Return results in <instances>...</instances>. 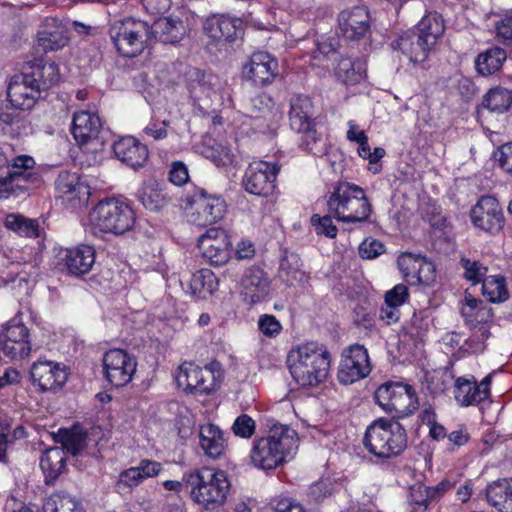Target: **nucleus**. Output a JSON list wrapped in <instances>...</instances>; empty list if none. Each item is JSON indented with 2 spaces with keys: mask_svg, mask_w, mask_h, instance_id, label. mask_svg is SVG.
<instances>
[{
  "mask_svg": "<svg viewBox=\"0 0 512 512\" xmlns=\"http://www.w3.org/2000/svg\"><path fill=\"white\" fill-rule=\"evenodd\" d=\"M298 437L294 429L275 424L269 435L253 442L250 451V463L262 470H272L282 465L288 456L295 453Z\"/></svg>",
  "mask_w": 512,
  "mask_h": 512,
  "instance_id": "nucleus-1",
  "label": "nucleus"
},
{
  "mask_svg": "<svg viewBox=\"0 0 512 512\" xmlns=\"http://www.w3.org/2000/svg\"><path fill=\"white\" fill-rule=\"evenodd\" d=\"M288 367L300 386L314 387L327 378L330 354L325 346L307 342L289 352Z\"/></svg>",
  "mask_w": 512,
  "mask_h": 512,
  "instance_id": "nucleus-2",
  "label": "nucleus"
},
{
  "mask_svg": "<svg viewBox=\"0 0 512 512\" xmlns=\"http://www.w3.org/2000/svg\"><path fill=\"white\" fill-rule=\"evenodd\" d=\"M184 483L191 499L205 510L222 506L231 486L225 471L208 467L185 473Z\"/></svg>",
  "mask_w": 512,
  "mask_h": 512,
  "instance_id": "nucleus-3",
  "label": "nucleus"
},
{
  "mask_svg": "<svg viewBox=\"0 0 512 512\" xmlns=\"http://www.w3.org/2000/svg\"><path fill=\"white\" fill-rule=\"evenodd\" d=\"M315 108L308 96L292 97L289 110V124L293 131L300 135V147L321 157L327 153V143L317 131Z\"/></svg>",
  "mask_w": 512,
  "mask_h": 512,
  "instance_id": "nucleus-4",
  "label": "nucleus"
},
{
  "mask_svg": "<svg viewBox=\"0 0 512 512\" xmlns=\"http://www.w3.org/2000/svg\"><path fill=\"white\" fill-rule=\"evenodd\" d=\"M363 444L374 456L390 459L407 448V434L398 421L378 418L367 427Z\"/></svg>",
  "mask_w": 512,
  "mask_h": 512,
  "instance_id": "nucleus-5",
  "label": "nucleus"
},
{
  "mask_svg": "<svg viewBox=\"0 0 512 512\" xmlns=\"http://www.w3.org/2000/svg\"><path fill=\"white\" fill-rule=\"evenodd\" d=\"M327 208L338 221L347 223L365 222L371 213V204L364 190L348 182H341L334 188Z\"/></svg>",
  "mask_w": 512,
  "mask_h": 512,
  "instance_id": "nucleus-6",
  "label": "nucleus"
},
{
  "mask_svg": "<svg viewBox=\"0 0 512 512\" xmlns=\"http://www.w3.org/2000/svg\"><path fill=\"white\" fill-rule=\"evenodd\" d=\"M91 231L95 235L124 234L132 229L135 214L132 208L120 200L111 198L100 201L89 213Z\"/></svg>",
  "mask_w": 512,
  "mask_h": 512,
  "instance_id": "nucleus-7",
  "label": "nucleus"
},
{
  "mask_svg": "<svg viewBox=\"0 0 512 512\" xmlns=\"http://www.w3.org/2000/svg\"><path fill=\"white\" fill-rule=\"evenodd\" d=\"M222 378L221 364L212 361L204 367L192 362L182 363L175 375L178 387L187 393L209 394L214 391Z\"/></svg>",
  "mask_w": 512,
  "mask_h": 512,
  "instance_id": "nucleus-8",
  "label": "nucleus"
},
{
  "mask_svg": "<svg viewBox=\"0 0 512 512\" xmlns=\"http://www.w3.org/2000/svg\"><path fill=\"white\" fill-rule=\"evenodd\" d=\"M461 315L465 325L473 331L467 341L468 347L474 353L482 351L485 341L490 336L489 323L493 319L492 308L468 294L461 307Z\"/></svg>",
  "mask_w": 512,
  "mask_h": 512,
  "instance_id": "nucleus-9",
  "label": "nucleus"
},
{
  "mask_svg": "<svg viewBox=\"0 0 512 512\" xmlns=\"http://www.w3.org/2000/svg\"><path fill=\"white\" fill-rule=\"evenodd\" d=\"M109 35L117 51L124 57H135L145 48L148 25L134 18L114 21Z\"/></svg>",
  "mask_w": 512,
  "mask_h": 512,
  "instance_id": "nucleus-10",
  "label": "nucleus"
},
{
  "mask_svg": "<svg viewBox=\"0 0 512 512\" xmlns=\"http://www.w3.org/2000/svg\"><path fill=\"white\" fill-rule=\"evenodd\" d=\"M376 402L388 413L398 417L408 415L417 408L414 389L407 384L385 383L375 392Z\"/></svg>",
  "mask_w": 512,
  "mask_h": 512,
  "instance_id": "nucleus-11",
  "label": "nucleus"
},
{
  "mask_svg": "<svg viewBox=\"0 0 512 512\" xmlns=\"http://www.w3.org/2000/svg\"><path fill=\"white\" fill-rule=\"evenodd\" d=\"M190 204L188 220L197 226L212 225L222 220L227 211L226 201L221 196L208 194L203 189L193 195Z\"/></svg>",
  "mask_w": 512,
  "mask_h": 512,
  "instance_id": "nucleus-12",
  "label": "nucleus"
},
{
  "mask_svg": "<svg viewBox=\"0 0 512 512\" xmlns=\"http://www.w3.org/2000/svg\"><path fill=\"white\" fill-rule=\"evenodd\" d=\"M29 372L32 384L43 392L58 391L68 379V368L65 364L42 356L31 364Z\"/></svg>",
  "mask_w": 512,
  "mask_h": 512,
  "instance_id": "nucleus-13",
  "label": "nucleus"
},
{
  "mask_svg": "<svg viewBox=\"0 0 512 512\" xmlns=\"http://www.w3.org/2000/svg\"><path fill=\"white\" fill-rule=\"evenodd\" d=\"M370 372L371 364L364 346L354 344L343 352L337 374L340 383H355L367 377Z\"/></svg>",
  "mask_w": 512,
  "mask_h": 512,
  "instance_id": "nucleus-14",
  "label": "nucleus"
},
{
  "mask_svg": "<svg viewBox=\"0 0 512 512\" xmlns=\"http://www.w3.org/2000/svg\"><path fill=\"white\" fill-rule=\"evenodd\" d=\"M136 367L135 357L125 350L111 349L104 354V375L115 387H123L131 382Z\"/></svg>",
  "mask_w": 512,
  "mask_h": 512,
  "instance_id": "nucleus-15",
  "label": "nucleus"
},
{
  "mask_svg": "<svg viewBox=\"0 0 512 512\" xmlns=\"http://www.w3.org/2000/svg\"><path fill=\"white\" fill-rule=\"evenodd\" d=\"M36 162L33 157L19 155L12 161L4 183L7 189L16 193L25 192L36 187L41 182L40 174L35 170Z\"/></svg>",
  "mask_w": 512,
  "mask_h": 512,
  "instance_id": "nucleus-16",
  "label": "nucleus"
},
{
  "mask_svg": "<svg viewBox=\"0 0 512 512\" xmlns=\"http://www.w3.org/2000/svg\"><path fill=\"white\" fill-rule=\"evenodd\" d=\"M279 169L277 164L265 161L251 163L242 179L244 189L253 195L268 196L274 189Z\"/></svg>",
  "mask_w": 512,
  "mask_h": 512,
  "instance_id": "nucleus-17",
  "label": "nucleus"
},
{
  "mask_svg": "<svg viewBox=\"0 0 512 512\" xmlns=\"http://www.w3.org/2000/svg\"><path fill=\"white\" fill-rule=\"evenodd\" d=\"M470 218L475 227L490 234L500 232L504 226V215L498 200L489 195L480 197L472 207Z\"/></svg>",
  "mask_w": 512,
  "mask_h": 512,
  "instance_id": "nucleus-18",
  "label": "nucleus"
},
{
  "mask_svg": "<svg viewBox=\"0 0 512 512\" xmlns=\"http://www.w3.org/2000/svg\"><path fill=\"white\" fill-rule=\"evenodd\" d=\"M198 248L210 264L221 266L231 256V242L225 230L214 227L208 229L198 239Z\"/></svg>",
  "mask_w": 512,
  "mask_h": 512,
  "instance_id": "nucleus-19",
  "label": "nucleus"
},
{
  "mask_svg": "<svg viewBox=\"0 0 512 512\" xmlns=\"http://www.w3.org/2000/svg\"><path fill=\"white\" fill-rule=\"evenodd\" d=\"M338 30L351 41H359L371 35V17L367 7L354 6L338 15Z\"/></svg>",
  "mask_w": 512,
  "mask_h": 512,
  "instance_id": "nucleus-20",
  "label": "nucleus"
},
{
  "mask_svg": "<svg viewBox=\"0 0 512 512\" xmlns=\"http://www.w3.org/2000/svg\"><path fill=\"white\" fill-rule=\"evenodd\" d=\"M203 28L206 35L214 41L233 42L243 34L244 23L238 17L220 14L208 17Z\"/></svg>",
  "mask_w": 512,
  "mask_h": 512,
  "instance_id": "nucleus-21",
  "label": "nucleus"
},
{
  "mask_svg": "<svg viewBox=\"0 0 512 512\" xmlns=\"http://www.w3.org/2000/svg\"><path fill=\"white\" fill-rule=\"evenodd\" d=\"M7 97L15 108L29 110L42 97V92L22 72L11 78L7 88Z\"/></svg>",
  "mask_w": 512,
  "mask_h": 512,
  "instance_id": "nucleus-22",
  "label": "nucleus"
},
{
  "mask_svg": "<svg viewBox=\"0 0 512 512\" xmlns=\"http://www.w3.org/2000/svg\"><path fill=\"white\" fill-rule=\"evenodd\" d=\"M243 74L257 86L270 84L278 74L277 60L267 52H255L244 66Z\"/></svg>",
  "mask_w": 512,
  "mask_h": 512,
  "instance_id": "nucleus-23",
  "label": "nucleus"
},
{
  "mask_svg": "<svg viewBox=\"0 0 512 512\" xmlns=\"http://www.w3.org/2000/svg\"><path fill=\"white\" fill-rule=\"evenodd\" d=\"M241 295L247 304L262 302L269 295L271 281L267 274L258 267L247 269L241 279Z\"/></svg>",
  "mask_w": 512,
  "mask_h": 512,
  "instance_id": "nucleus-24",
  "label": "nucleus"
},
{
  "mask_svg": "<svg viewBox=\"0 0 512 512\" xmlns=\"http://www.w3.org/2000/svg\"><path fill=\"white\" fill-rule=\"evenodd\" d=\"M398 266L409 283L429 285L435 279V268L424 257L403 253Z\"/></svg>",
  "mask_w": 512,
  "mask_h": 512,
  "instance_id": "nucleus-25",
  "label": "nucleus"
},
{
  "mask_svg": "<svg viewBox=\"0 0 512 512\" xmlns=\"http://www.w3.org/2000/svg\"><path fill=\"white\" fill-rule=\"evenodd\" d=\"M59 263L66 271L75 276L87 274L95 263V250L89 245H79L62 249L59 254Z\"/></svg>",
  "mask_w": 512,
  "mask_h": 512,
  "instance_id": "nucleus-26",
  "label": "nucleus"
},
{
  "mask_svg": "<svg viewBox=\"0 0 512 512\" xmlns=\"http://www.w3.org/2000/svg\"><path fill=\"white\" fill-rule=\"evenodd\" d=\"M391 47L393 50L401 51L412 64H420L427 59L434 46L412 30L392 41Z\"/></svg>",
  "mask_w": 512,
  "mask_h": 512,
  "instance_id": "nucleus-27",
  "label": "nucleus"
},
{
  "mask_svg": "<svg viewBox=\"0 0 512 512\" xmlns=\"http://www.w3.org/2000/svg\"><path fill=\"white\" fill-rule=\"evenodd\" d=\"M68 41L67 30L56 18H46L37 32V45L44 53L60 50Z\"/></svg>",
  "mask_w": 512,
  "mask_h": 512,
  "instance_id": "nucleus-28",
  "label": "nucleus"
},
{
  "mask_svg": "<svg viewBox=\"0 0 512 512\" xmlns=\"http://www.w3.org/2000/svg\"><path fill=\"white\" fill-rule=\"evenodd\" d=\"M115 156L127 166L138 169L148 160V149L132 136L121 137L113 144Z\"/></svg>",
  "mask_w": 512,
  "mask_h": 512,
  "instance_id": "nucleus-29",
  "label": "nucleus"
},
{
  "mask_svg": "<svg viewBox=\"0 0 512 512\" xmlns=\"http://www.w3.org/2000/svg\"><path fill=\"white\" fill-rule=\"evenodd\" d=\"M23 72L42 93L56 85L60 80L58 66L54 62H46L42 59H34L28 62Z\"/></svg>",
  "mask_w": 512,
  "mask_h": 512,
  "instance_id": "nucleus-30",
  "label": "nucleus"
},
{
  "mask_svg": "<svg viewBox=\"0 0 512 512\" xmlns=\"http://www.w3.org/2000/svg\"><path fill=\"white\" fill-rule=\"evenodd\" d=\"M102 123L99 116L88 111L76 112L72 120V134L83 145L98 138Z\"/></svg>",
  "mask_w": 512,
  "mask_h": 512,
  "instance_id": "nucleus-31",
  "label": "nucleus"
},
{
  "mask_svg": "<svg viewBox=\"0 0 512 512\" xmlns=\"http://www.w3.org/2000/svg\"><path fill=\"white\" fill-rule=\"evenodd\" d=\"M278 278L286 286L304 285L308 275L302 270V261L298 254L285 250L280 258Z\"/></svg>",
  "mask_w": 512,
  "mask_h": 512,
  "instance_id": "nucleus-32",
  "label": "nucleus"
},
{
  "mask_svg": "<svg viewBox=\"0 0 512 512\" xmlns=\"http://www.w3.org/2000/svg\"><path fill=\"white\" fill-rule=\"evenodd\" d=\"M454 398L461 406L479 404L487 399V392L479 390L473 376L458 377L454 383Z\"/></svg>",
  "mask_w": 512,
  "mask_h": 512,
  "instance_id": "nucleus-33",
  "label": "nucleus"
},
{
  "mask_svg": "<svg viewBox=\"0 0 512 512\" xmlns=\"http://www.w3.org/2000/svg\"><path fill=\"white\" fill-rule=\"evenodd\" d=\"M199 445L207 457L212 459L219 458L226 448L223 432L212 424L201 426Z\"/></svg>",
  "mask_w": 512,
  "mask_h": 512,
  "instance_id": "nucleus-34",
  "label": "nucleus"
},
{
  "mask_svg": "<svg viewBox=\"0 0 512 512\" xmlns=\"http://www.w3.org/2000/svg\"><path fill=\"white\" fill-rule=\"evenodd\" d=\"M216 77L207 74L199 69H192L188 72L189 92L198 101L211 99L216 94Z\"/></svg>",
  "mask_w": 512,
  "mask_h": 512,
  "instance_id": "nucleus-35",
  "label": "nucleus"
},
{
  "mask_svg": "<svg viewBox=\"0 0 512 512\" xmlns=\"http://www.w3.org/2000/svg\"><path fill=\"white\" fill-rule=\"evenodd\" d=\"M488 503L500 512H512V479L491 483L486 489Z\"/></svg>",
  "mask_w": 512,
  "mask_h": 512,
  "instance_id": "nucleus-36",
  "label": "nucleus"
},
{
  "mask_svg": "<svg viewBox=\"0 0 512 512\" xmlns=\"http://www.w3.org/2000/svg\"><path fill=\"white\" fill-rule=\"evenodd\" d=\"M152 33L160 42L174 44L185 34V26L178 18L163 17L153 23Z\"/></svg>",
  "mask_w": 512,
  "mask_h": 512,
  "instance_id": "nucleus-37",
  "label": "nucleus"
},
{
  "mask_svg": "<svg viewBox=\"0 0 512 512\" xmlns=\"http://www.w3.org/2000/svg\"><path fill=\"white\" fill-rule=\"evenodd\" d=\"M55 441L60 443L61 449L67 453L76 456L80 454L87 446V433L79 426H73L70 429H60L54 436Z\"/></svg>",
  "mask_w": 512,
  "mask_h": 512,
  "instance_id": "nucleus-38",
  "label": "nucleus"
},
{
  "mask_svg": "<svg viewBox=\"0 0 512 512\" xmlns=\"http://www.w3.org/2000/svg\"><path fill=\"white\" fill-rule=\"evenodd\" d=\"M66 465L64 451L60 447H52L42 455L40 467L43 470L46 483H52L62 473Z\"/></svg>",
  "mask_w": 512,
  "mask_h": 512,
  "instance_id": "nucleus-39",
  "label": "nucleus"
},
{
  "mask_svg": "<svg viewBox=\"0 0 512 512\" xmlns=\"http://www.w3.org/2000/svg\"><path fill=\"white\" fill-rule=\"evenodd\" d=\"M444 30L442 16L436 12H431L420 20L413 31L425 38L430 45L435 46Z\"/></svg>",
  "mask_w": 512,
  "mask_h": 512,
  "instance_id": "nucleus-40",
  "label": "nucleus"
},
{
  "mask_svg": "<svg viewBox=\"0 0 512 512\" xmlns=\"http://www.w3.org/2000/svg\"><path fill=\"white\" fill-rule=\"evenodd\" d=\"M43 512H85L78 498L65 492L50 495L42 506Z\"/></svg>",
  "mask_w": 512,
  "mask_h": 512,
  "instance_id": "nucleus-41",
  "label": "nucleus"
},
{
  "mask_svg": "<svg viewBox=\"0 0 512 512\" xmlns=\"http://www.w3.org/2000/svg\"><path fill=\"white\" fill-rule=\"evenodd\" d=\"M139 199L143 206L150 211L163 209L170 200L165 189L156 182L146 184L140 191Z\"/></svg>",
  "mask_w": 512,
  "mask_h": 512,
  "instance_id": "nucleus-42",
  "label": "nucleus"
},
{
  "mask_svg": "<svg viewBox=\"0 0 512 512\" xmlns=\"http://www.w3.org/2000/svg\"><path fill=\"white\" fill-rule=\"evenodd\" d=\"M506 60V52L499 47H492L480 53L475 61L477 71L482 75H491L498 71Z\"/></svg>",
  "mask_w": 512,
  "mask_h": 512,
  "instance_id": "nucleus-43",
  "label": "nucleus"
},
{
  "mask_svg": "<svg viewBox=\"0 0 512 512\" xmlns=\"http://www.w3.org/2000/svg\"><path fill=\"white\" fill-rule=\"evenodd\" d=\"M7 229L23 237H39L41 228L36 219L26 218L20 214H9L4 220Z\"/></svg>",
  "mask_w": 512,
  "mask_h": 512,
  "instance_id": "nucleus-44",
  "label": "nucleus"
},
{
  "mask_svg": "<svg viewBox=\"0 0 512 512\" xmlns=\"http://www.w3.org/2000/svg\"><path fill=\"white\" fill-rule=\"evenodd\" d=\"M217 278L209 269H201L195 272L190 279L192 294L205 298L217 289Z\"/></svg>",
  "mask_w": 512,
  "mask_h": 512,
  "instance_id": "nucleus-45",
  "label": "nucleus"
},
{
  "mask_svg": "<svg viewBox=\"0 0 512 512\" xmlns=\"http://www.w3.org/2000/svg\"><path fill=\"white\" fill-rule=\"evenodd\" d=\"M337 77L345 84L359 83L365 74L363 63L351 58H341L335 68Z\"/></svg>",
  "mask_w": 512,
  "mask_h": 512,
  "instance_id": "nucleus-46",
  "label": "nucleus"
},
{
  "mask_svg": "<svg viewBox=\"0 0 512 512\" xmlns=\"http://www.w3.org/2000/svg\"><path fill=\"white\" fill-rule=\"evenodd\" d=\"M512 104V93L508 89L496 87L490 89L482 100V107L491 112L503 113Z\"/></svg>",
  "mask_w": 512,
  "mask_h": 512,
  "instance_id": "nucleus-47",
  "label": "nucleus"
},
{
  "mask_svg": "<svg viewBox=\"0 0 512 512\" xmlns=\"http://www.w3.org/2000/svg\"><path fill=\"white\" fill-rule=\"evenodd\" d=\"M55 188L60 197L72 195L69 199H73L81 193L87 194L85 187L79 183V178L76 173L62 171L59 173L56 181Z\"/></svg>",
  "mask_w": 512,
  "mask_h": 512,
  "instance_id": "nucleus-48",
  "label": "nucleus"
},
{
  "mask_svg": "<svg viewBox=\"0 0 512 512\" xmlns=\"http://www.w3.org/2000/svg\"><path fill=\"white\" fill-rule=\"evenodd\" d=\"M36 351L30 341H0V352L11 361L27 359Z\"/></svg>",
  "mask_w": 512,
  "mask_h": 512,
  "instance_id": "nucleus-49",
  "label": "nucleus"
},
{
  "mask_svg": "<svg viewBox=\"0 0 512 512\" xmlns=\"http://www.w3.org/2000/svg\"><path fill=\"white\" fill-rule=\"evenodd\" d=\"M26 130L25 120L19 113H0V135L15 138Z\"/></svg>",
  "mask_w": 512,
  "mask_h": 512,
  "instance_id": "nucleus-50",
  "label": "nucleus"
},
{
  "mask_svg": "<svg viewBox=\"0 0 512 512\" xmlns=\"http://www.w3.org/2000/svg\"><path fill=\"white\" fill-rule=\"evenodd\" d=\"M273 106L272 98L265 94H257L245 103L246 115L250 118H260L268 114Z\"/></svg>",
  "mask_w": 512,
  "mask_h": 512,
  "instance_id": "nucleus-51",
  "label": "nucleus"
},
{
  "mask_svg": "<svg viewBox=\"0 0 512 512\" xmlns=\"http://www.w3.org/2000/svg\"><path fill=\"white\" fill-rule=\"evenodd\" d=\"M482 291L491 302H503L508 298L504 279L501 277H489L482 282Z\"/></svg>",
  "mask_w": 512,
  "mask_h": 512,
  "instance_id": "nucleus-52",
  "label": "nucleus"
},
{
  "mask_svg": "<svg viewBox=\"0 0 512 512\" xmlns=\"http://www.w3.org/2000/svg\"><path fill=\"white\" fill-rule=\"evenodd\" d=\"M202 154L217 166H226L234 161L231 150L221 144L204 147Z\"/></svg>",
  "mask_w": 512,
  "mask_h": 512,
  "instance_id": "nucleus-53",
  "label": "nucleus"
},
{
  "mask_svg": "<svg viewBox=\"0 0 512 512\" xmlns=\"http://www.w3.org/2000/svg\"><path fill=\"white\" fill-rule=\"evenodd\" d=\"M460 265L464 269V278L473 284L481 283L486 279L487 268L479 261L462 257Z\"/></svg>",
  "mask_w": 512,
  "mask_h": 512,
  "instance_id": "nucleus-54",
  "label": "nucleus"
},
{
  "mask_svg": "<svg viewBox=\"0 0 512 512\" xmlns=\"http://www.w3.org/2000/svg\"><path fill=\"white\" fill-rule=\"evenodd\" d=\"M28 328L18 321H10L0 335V341H29Z\"/></svg>",
  "mask_w": 512,
  "mask_h": 512,
  "instance_id": "nucleus-55",
  "label": "nucleus"
},
{
  "mask_svg": "<svg viewBox=\"0 0 512 512\" xmlns=\"http://www.w3.org/2000/svg\"><path fill=\"white\" fill-rule=\"evenodd\" d=\"M231 430L235 436L249 439L255 433L256 422L248 414H241L235 419Z\"/></svg>",
  "mask_w": 512,
  "mask_h": 512,
  "instance_id": "nucleus-56",
  "label": "nucleus"
},
{
  "mask_svg": "<svg viewBox=\"0 0 512 512\" xmlns=\"http://www.w3.org/2000/svg\"><path fill=\"white\" fill-rule=\"evenodd\" d=\"M333 214L328 212V215L320 217L314 214L311 217V223L315 228L317 234L325 235L330 238H334L337 235V227L332 223L331 217Z\"/></svg>",
  "mask_w": 512,
  "mask_h": 512,
  "instance_id": "nucleus-57",
  "label": "nucleus"
},
{
  "mask_svg": "<svg viewBox=\"0 0 512 512\" xmlns=\"http://www.w3.org/2000/svg\"><path fill=\"white\" fill-rule=\"evenodd\" d=\"M259 330L268 337L278 335L282 329L280 322L273 315H262L258 321Z\"/></svg>",
  "mask_w": 512,
  "mask_h": 512,
  "instance_id": "nucleus-58",
  "label": "nucleus"
},
{
  "mask_svg": "<svg viewBox=\"0 0 512 512\" xmlns=\"http://www.w3.org/2000/svg\"><path fill=\"white\" fill-rule=\"evenodd\" d=\"M409 499L410 503L424 508L428 506L429 501L434 500L431 497L430 487L422 485L411 487Z\"/></svg>",
  "mask_w": 512,
  "mask_h": 512,
  "instance_id": "nucleus-59",
  "label": "nucleus"
},
{
  "mask_svg": "<svg viewBox=\"0 0 512 512\" xmlns=\"http://www.w3.org/2000/svg\"><path fill=\"white\" fill-rule=\"evenodd\" d=\"M271 505L273 512H305L300 503L288 497L274 499Z\"/></svg>",
  "mask_w": 512,
  "mask_h": 512,
  "instance_id": "nucleus-60",
  "label": "nucleus"
},
{
  "mask_svg": "<svg viewBox=\"0 0 512 512\" xmlns=\"http://www.w3.org/2000/svg\"><path fill=\"white\" fill-rule=\"evenodd\" d=\"M384 251L383 244L375 239L365 240L359 246V254L363 259H372Z\"/></svg>",
  "mask_w": 512,
  "mask_h": 512,
  "instance_id": "nucleus-61",
  "label": "nucleus"
},
{
  "mask_svg": "<svg viewBox=\"0 0 512 512\" xmlns=\"http://www.w3.org/2000/svg\"><path fill=\"white\" fill-rule=\"evenodd\" d=\"M189 179L188 169L183 162H173L169 170V181L177 186L185 184Z\"/></svg>",
  "mask_w": 512,
  "mask_h": 512,
  "instance_id": "nucleus-62",
  "label": "nucleus"
},
{
  "mask_svg": "<svg viewBox=\"0 0 512 512\" xmlns=\"http://www.w3.org/2000/svg\"><path fill=\"white\" fill-rule=\"evenodd\" d=\"M143 481L141 476V470L138 467H131L120 473L118 479V487H133L137 486L139 483Z\"/></svg>",
  "mask_w": 512,
  "mask_h": 512,
  "instance_id": "nucleus-63",
  "label": "nucleus"
},
{
  "mask_svg": "<svg viewBox=\"0 0 512 512\" xmlns=\"http://www.w3.org/2000/svg\"><path fill=\"white\" fill-rule=\"evenodd\" d=\"M496 28L497 36L502 42L512 46V13L502 18Z\"/></svg>",
  "mask_w": 512,
  "mask_h": 512,
  "instance_id": "nucleus-64",
  "label": "nucleus"
}]
</instances>
